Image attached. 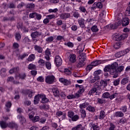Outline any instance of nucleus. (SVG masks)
Returning a JSON list of instances; mask_svg holds the SVG:
<instances>
[{"label":"nucleus","instance_id":"a878e982","mask_svg":"<svg viewBox=\"0 0 130 130\" xmlns=\"http://www.w3.org/2000/svg\"><path fill=\"white\" fill-rule=\"evenodd\" d=\"M105 116H106V115H105V112H104V111L103 110L101 111L99 119H104V117H105Z\"/></svg>","mask_w":130,"mask_h":130},{"label":"nucleus","instance_id":"338daca9","mask_svg":"<svg viewBox=\"0 0 130 130\" xmlns=\"http://www.w3.org/2000/svg\"><path fill=\"white\" fill-rule=\"evenodd\" d=\"M37 80L39 82H44V78H43V77L42 76L39 77Z\"/></svg>","mask_w":130,"mask_h":130},{"label":"nucleus","instance_id":"c756f323","mask_svg":"<svg viewBox=\"0 0 130 130\" xmlns=\"http://www.w3.org/2000/svg\"><path fill=\"white\" fill-rule=\"evenodd\" d=\"M22 93H24V94H28V97H30V98H32V92L31 91H30L29 89H26L25 90H23L22 91Z\"/></svg>","mask_w":130,"mask_h":130},{"label":"nucleus","instance_id":"0e129e2a","mask_svg":"<svg viewBox=\"0 0 130 130\" xmlns=\"http://www.w3.org/2000/svg\"><path fill=\"white\" fill-rule=\"evenodd\" d=\"M40 108L41 109H46V108H49V106L43 105L42 106H40Z\"/></svg>","mask_w":130,"mask_h":130},{"label":"nucleus","instance_id":"4be33fe9","mask_svg":"<svg viewBox=\"0 0 130 130\" xmlns=\"http://www.w3.org/2000/svg\"><path fill=\"white\" fill-rule=\"evenodd\" d=\"M124 114L121 111H117L115 112L114 116L115 117H123Z\"/></svg>","mask_w":130,"mask_h":130},{"label":"nucleus","instance_id":"f3484780","mask_svg":"<svg viewBox=\"0 0 130 130\" xmlns=\"http://www.w3.org/2000/svg\"><path fill=\"white\" fill-rule=\"evenodd\" d=\"M71 17V14L69 13H62L60 15V18L61 20H66Z\"/></svg>","mask_w":130,"mask_h":130},{"label":"nucleus","instance_id":"13d9d810","mask_svg":"<svg viewBox=\"0 0 130 130\" xmlns=\"http://www.w3.org/2000/svg\"><path fill=\"white\" fill-rule=\"evenodd\" d=\"M73 16L74 18H76V19H78V18H79L80 17V13L77 12H75L73 13Z\"/></svg>","mask_w":130,"mask_h":130},{"label":"nucleus","instance_id":"1a4fd4ad","mask_svg":"<svg viewBox=\"0 0 130 130\" xmlns=\"http://www.w3.org/2000/svg\"><path fill=\"white\" fill-rule=\"evenodd\" d=\"M78 22L80 28H85V19L84 18H79Z\"/></svg>","mask_w":130,"mask_h":130},{"label":"nucleus","instance_id":"2eb2a0df","mask_svg":"<svg viewBox=\"0 0 130 130\" xmlns=\"http://www.w3.org/2000/svg\"><path fill=\"white\" fill-rule=\"evenodd\" d=\"M116 22L119 23L123 19V15L121 13H118L116 15Z\"/></svg>","mask_w":130,"mask_h":130},{"label":"nucleus","instance_id":"20e7f679","mask_svg":"<svg viewBox=\"0 0 130 130\" xmlns=\"http://www.w3.org/2000/svg\"><path fill=\"white\" fill-rule=\"evenodd\" d=\"M107 61H109V60H99L92 62L91 64L92 65L93 67H96V66H98V64H100L101 63H105V62H107Z\"/></svg>","mask_w":130,"mask_h":130},{"label":"nucleus","instance_id":"cd10ccee","mask_svg":"<svg viewBox=\"0 0 130 130\" xmlns=\"http://www.w3.org/2000/svg\"><path fill=\"white\" fill-rule=\"evenodd\" d=\"M121 46V43L120 42H116L114 45V48L115 49H119Z\"/></svg>","mask_w":130,"mask_h":130},{"label":"nucleus","instance_id":"6e6552de","mask_svg":"<svg viewBox=\"0 0 130 130\" xmlns=\"http://www.w3.org/2000/svg\"><path fill=\"white\" fill-rule=\"evenodd\" d=\"M103 7V5H102V3L98 2L94 3L93 4V5L92 6V9H93V10H95V9H97V8H98V9H102Z\"/></svg>","mask_w":130,"mask_h":130},{"label":"nucleus","instance_id":"393cba45","mask_svg":"<svg viewBox=\"0 0 130 130\" xmlns=\"http://www.w3.org/2000/svg\"><path fill=\"white\" fill-rule=\"evenodd\" d=\"M1 76L2 78L6 77V73H7V70L5 68H2L1 70Z\"/></svg>","mask_w":130,"mask_h":130},{"label":"nucleus","instance_id":"4468645a","mask_svg":"<svg viewBox=\"0 0 130 130\" xmlns=\"http://www.w3.org/2000/svg\"><path fill=\"white\" fill-rule=\"evenodd\" d=\"M85 60H86V54H81L79 56V61L80 62H85Z\"/></svg>","mask_w":130,"mask_h":130},{"label":"nucleus","instance_id":"9b49d317","mask_svg":"<svg viewBox=\"0 0 130 130\" xmlns=\"http://www.w3.org/2000/svg\"><path fill=\"white\" fill-rule=\"evenodd\" d=\"M98 80H100V76L99 75H95L93 78L91 76L90 77V83L93 84V83H95Z\"/></svg>","mask_w":130,"mask_h":130},{"label":"nucleus","instance_id":"58836bf2","mask_svg":"<svg viewBox=\"0 0 130 130\" xmlns=\"http://www.w3.org/2000/svg\"><path fill=\"white\" fill-rule=\"evenodd\" d=\"M86 109L90 112H94V111H95V108L91 106H89L88 107H87Z\"/></svg>","mask_w":130,"mask_h":130},{"label":"nucleus","instance_id":"774afa93","mask_svg":"<svg viewBox=\"0 0 130 130\" xmlns=\"http://www.w3.org/2000/svg\"><path fill=\"white\" fill-rule=\"evenodd\" d=\"M97 91V89L96 88H93L90 91H89V94H93L94 93H95V92H96Z\"/></svg>","mask_w":130,"mask_h":130},{"label":"nucleus","instance_id":"37998d69","mask_svg":"<svg viewBox=\"0 0 130 130\" xmlns=\"http://www.w3.org/2000/svg\"><path fill=\"white\" fill-rule=\"evenodd\" d=\"M41 35V34L38 31H35L33 34V38H37L39 36H40Z\"/></svg>","mask_w":130,"mask_h":130},{"label":"nucleus","instance_id":"e2e57ef3","mask_svg":"<svg viewBox=\"0 0 130 130\" xmlns=\"http://www.w3.org/2000/svg\"><path fill=\"white\" fill-rule=\"evenodd\" d=\"M109 73L111 75H114V74L116 73V70L111 68V69H110Z\"/></svg>","mask_w":130,"mask_h":130},{"label":"nucleus","instance_id":"3c124183","mask_svg":"<svg viewBox=\"0 0 130 130\" xmlns=\"http://www.w3.org/2000/svg\"><path fill=\"white\" fill-rule=\"evenodd\" d=\"M119 82H120V79H119V78L114 81V86H118V85H119Z\"/></svg>","mask_w":130,"mask_h":130},{"label":"nucleus","instance_id":"e433bc0d","mask_svg":"<svg viewBox=\"0 0 130 130\" xmlns=\"http://www.w3.org/2000/svg\"><path fill=\"white\" fill-rule=\"evenodd\" d=\"M64 45H66V46H68V47H70V48H73V47H74V43L71 42L65 43Z\"/></svg>","mask_w":130,"mask_h":130},{"label":"nucleus","instance_id":"b1692460","mask_svg":"<svg viewBox=\"0 0 130 130\" xmlns=\"http://www.w3.org/2000/svg\"><path fill=\"white\" fill-rule=\"evenodd\" d=\"M33 17L37 19V20H41V18H42L41 14H38L36 13H33Z\"/></svg>","mask_w":130,"mask_h":130},{"label":"nucleus","instance_id":"5fc2aeb1","mask_svg":"<svg viewBox=\"0 0 130 130\" xmlns=\"http://www.w3.org/2000/svg\"><path fill=\"white\" fill-rule=\"evenodd\" d=\"M46 67L48 70L51 69V63L50 62H46Z\"/></svg>","mask_w":130,"mask_h":130},{"label":"nucleus","instance_id":"864d4df0","mask_svg":"<svg viewBox=\"0 0 130 130\" xmlns=\"http://www.w3.org/2000/svg\"><path fill=\"white\" fill-rule=\"evenodd\" d=\"M120 110L122 111V112H126V111L127 110V107L126 106H124L121 107Z\"/></svg>","mask_w":130,"mask_h":130},{"label":"nucleus","instance_id":"a211bd4d","mask_svg":"<svg viewBox=\"0 0 130 130\" xmlns=\"http://www.w3.org/2000/svg\"><path fill=\"white\" fill-rule=\"evenodd\" d=\"M119 25H121V22L116 21L114 24H110L109 26L110 27L111 29H116Z\"/></svg>","mask_w":130,"mask_h":130},{"label":"nucleus","instance_id":"79ce46f5","mask_svg":"<svg viewBox=\"0 0 130 130\" xmlns=\"http://www.w3.org/2000/svg\"><path fill=\"white\" fill-rule=\"evenodd\" d=\"M115 56L116 57L119 58V57H121V56H123V54H122V52L121 51L120 52L116 53L115 54Z\"/></svg>","mask_w":130,"mask_h":130},{"label":"nucleus","instance_id":"c03bdc74","mask_svg":"<svg viewBox=\"0 0 130 130\" xmlns=\"http://www.w3.org/2000/svg\"><path fill=\"white\" fill-rule=\"evenodd\" d=\"M129 51H130V49L127 48V49L123 50L122 51H122V53L123 56V55H125V54H127V53H128V52H129Z\"/></svg>","mask_w":130,"mask_h":130},{"label":"nucleus","instance_id":"7ed1b4c3","mask_svg":"<svg viewBox=\"0 0 130 130\" xmlns=\"http://www.w3.org/2000/svg\"><path fill=\"white\" fill-rule=\"evenodd\" d=\"M106 16V12L104 10L102 11V12L99 14V20L101 23H104V22H105V20H104V19L105 18Z\"/></svg>","mask_w":130,"mask_h":130},{"label":"nucleus","instance_id":"39448f33","mask_svg":"<svg viewBox=\"0 0 130 130\" xmlns=\"http://www.w3.org/2000/svg\"><path fill=\"white\" fill-rule=\"evenodd\" d=\"M70 62L71 63H75L77 61V56L76 54H71L69 57Z\"/></svg>","mask_w":130,"mask_h":130},{"label":"nucleus","instance_id":"f8f14e48","mask_svg":"<svg viewBox=\"0 0 130 130\" xmlns=\"http://www.w3.org/2000/svg\"><path fill=\"white\" fill-rule=\"evenodd\" d=\"M45 57L47 60H49L50 59L51 51L50 49L47 48L45 51Z\"/></svg>","mask_w":130,"mask_h":130},{"label":"nucleus","instance_id":"a18cd8bd","mask_svg":"<svg viewBox=\"0 0 130 130\" xmlns=\"http://www.w3.org/2000/svg\"><path fill=\"white\" fill-rule=\"evenodd\" d=\"M103 97L107 99L110 97V94L109 92H105L103 94Z\"/></svg>","mask_w":130,"mask_h":130},{"label":"nucleus","instance_id":"052dcab7","mask_svg":"<svg viewBox=\"0 0 130 130\" xmlns=\"http://www.w3.org/2000/svg\"><path fill=\"white\" fill-rule=\"evenodd\" d=\"M38 63L40 66H45V61L43 59H40L38 61Z\"/></svg>","mask_w":130,"mask_h":130},{"label":"nucleus","instance_id":"49530a36","mask_svg":"<svg viewBox=\"0 0 130 130\" xmlns=\"http://www.w3.org/2000/svg\"><path fill=\"white\" fill-rule=\"evenodd\" d=\"M75 116V113L72 111H70L68 112V116L70 118H72Z\"/></svg>","mask_w":130,"mask_h":130},{"label":"nucleus","instance_id":"6ab92c4d","mask_svg":"<svg viewBox=\"0 0 130 130\" xmlns=\"http://www.w3.org/2000/svg\"><path fill=\"white\" fill-rule=\"evenodd\" d=\"M85 129V127L83 126L82 124H80L77 126L72 128V130H84Z\"/></svg>","mask_w":130,"mask_h":130},{"label":"nucleus","instance_id":"423d86ee","mask_svg":"<svg viewBox=\"0 0 130 130\" xmlns=\"http://www.w3.org/2000/svg\"><path fill=\"white\" fill-rule=\"evenodd\" d=\"M95 84L96 86H98V87H103V88H105V87L107 86V82L104 80H101L100 82L97 81L95 83Z\"/></svg>","mask_w":130,"mask_h":130},{"label":"nucleus","instance_id":"9d476101","mask_svg":"<svg viewBox=\"0 0 130 130\" xmlns=\"http://www.w3.org/2000/svg\"><path fill=\"white\" fill-rule=\"evenodd\" d=\"M8 127L11 129H14V128H18V124L14 122H10L8 123Z\"/></svg>","mask_w":130,"mask_h":130},{"label":"nucleus","instance_id":"aec40b11","mask_svg":"<svg viewBox=\"0 0 130 130\" xmlns=\"http://www.w3.org/2000/svg\"><path fill=\"white\" fill-rule=\"evenodd\" d=\"M52 92L53 93V95L55 97H57L59 95V90H58V89L57 87H54L52 88Z\"/></svg>","mask_w":130,"mask_h":130},{"label":"nucleus","instance_id":"ea45409f","mask_svg":"<svg viewBox=\"0 0 130 130\" xmlns=\"http://www.w3.org/2000/svg\"><path fill=\"white\" fill-rule=\"evenodd\" d=\"M18 117H19L20 121H21L22 124H23V123H25V122H26V119H25V118H24V117H23V116H18Z\"/></svg>","mask_w":130,"mask_h":130},{"label":"nucleus","instance_id":"473e14b6","mask_svg":"<svg viewBox=\"0 0 130 130\" xmlns=\"http://www.w3.org/2000/svg\"><path fill=\"white\" fill-rule=\"evenodd\" d=\"M80 112L81 114V117L83 118H85L86 117V110L84 109H80Z\"/></svg>","mask_w":130,"mask_h":130},{"label":"nucleus","instance_id":"603ef678","mask_svg":"<svg viewBox=\"0 0 130 130\" xmlns=\"http://www.w3.org/2000/svg\"><path fill=\"white\" fill-rule=\"evenodd\" d=\"M85 66V62H79L77 65V68H82Z\"/></svg>","mask_w":130,"mask_h":130},{"label":"nucleus","instance_id":"c9c22d12","mask_svg":"<svg viewBox=\"0 0 130 130\" xmlns=\"http://www.w3.org/2000/svg\"><path fill=\"white\" fill-rule=\"evenodd\" d=\"M111 69H113L114 70H116V68L118 67V64L117 62H114L111 65H110Z\"/></svg>","mask_w":130,"mask_h":130},{"label":"nucleus","instance_id":"bb28decb","mask_svg":"<svg viewBox=\"0 0 130 130\" xmlns=\"http://www.w3.org/2000/svg\"><path fill=\"white\" fill-rule=\"evenodd\" d=\"M88 105L89 104L88 103H83L79 105V108H80V109H84V108H86V107H87V106H88Z\"/></svg>","mask_w":130,"mask_h":130},{"label":"nucleus","instance_id":"bf43d9fd","mask_svg":"<svg viewBox=\"0 0 130 130\" xmlns=\"http://www.w3.org/2000/svg\"><path fill=\"white\" fill-rule=\"evenodd\" d=\"M85 91V88H84V87L81 86L80 88H79V90L78 91V93L79 94H82V93H83V92Z\"/></svg>","mask_w":130,"mask_h":130},{"label":"nucleus","instance_id":"4d7b16f0","mask_svg":"<svg viewBox=\"0 0 130 130\" xmlns=\"http://www.w3.org/2000/svg\"><path fill=\"white\" fill-rule=\"evenodd\" d=\"M46 41L48 43L52 42L53 41V37H49L46 39Z\"/></svg>","mask_w":130,"mask_h":130},{"label":"nucleus","instance_id":"ddd939ff","mask_svg":"<svg viewBox=\"0 0 130 130\" xmlns=\"http://www.w3.org/2000/svg\"><path fill=\"white\" fill-rule=\"evenodd\" d=\"M59 81L61 83H62V84H63V85H65L66 86H68V85H70V84H71V82H70L69 80L63 78H60L59 79Z\"/></svg>","mask_w":130,"mask_h":130},{"label":"nucleus","instance_id":"680f3d73","mask_svg":"<svg viewBox=\"0 0 130 130\" xmlns=\"http://www.w3.org/2000/svg\"><path fill=\"white\" fill-rule=\"evenodd\" d=\"M111 69L110 65H108L105 68L104 71V72H110Z\"/></svg>","mask_w":130,"mask_h":130},{"label":"nucleus","instance_id":"f257e3e1","mask_svg":"<svg viewBox=\"0 0 130 130\" xmlns=\"http://www.w3.org/2000/svg\"><path fill=\"white\" fill-rule=\"evenodd\" d=\"M40 99H41V103H47L49 101V100L46 98L45 94H38L35 96L34 104L36 105L38 104L39 101H40Z\"/></svg>","mask_w":130,"mask_h":130},{"label":"nucleus","instance_id":"72a5a7b5","mask_svg":"<svg viewBox=\"0 0 130 130\" xmlns=\"http://www.w3.org/2000/svg\"><path fill=\"white\" fill-rule=\"evenodd\" d=\"M89 125L93 130H99V126L95 125L94 124H93V123H90Z\"/></svg>","mask_w":130,"mask_h":130},{"label":"nucleus","instance_id":"de8ad7c7","mask_svg":"<svg viewBox=\"0 0 130 130\" xmlns=\"http://www.w3.org/2000/svg\"><path fill=\"white\" fill-rule=\"evenodd\" d=\"M115 127H116L115 125L113 124V123H110L109 130H115Z\"/></svg>","mask_w":130,"mask_h":130},{"label":"nucleus","instance_id":"09e8293b","mask_svg":"<svg viewBox=\"0 0 130 130\" xmlns=\"http://www.w3.org/2000/svg\"><path fill=\"white\" fill-rule=\"evenodd\" d=\"M47 18H48V19L49 20H51L52 19H55V15L54 14L48 15H47Z\"/></svg>","mask_w":130,"mask_h":130},{"label":"nucleus","instance_id":"4c0bfd02","mask_svg":"<svg viewBox=\"0 0 130 130\" xmlns=\"http://www.w3.org/2000/svg\"><path fill=\"white\" fill-rule=\"evenodd\" d=\"M91 30L92 32H98L99 31V29L96 25H93L91 27Z\"/></svg>","mask_w":130,"mask_h":130},{"label":"nucleus","instance_id":"f03ea898","mask_svg":"<svg viewBox=\"0 0 130 130\" xmlns=\"http://www.w3.org/2000/svg\"><path fill=\"white\" fill-rule=\"evenodd\" d=\"M45 82L47 84L51 85V84H53L55 82V77L53 75H48L45 78Z\"/></svg>","mask_w":130,"mask_h":130},{"label":"nucleus","instance_id":"7c9ffc66","mask_svg":"<svg viewBox=\"0 0 130 130\" xmlns=\"http://www.w3.org/2000/svg\"><path fill=\"white\" fill-rule=\"evenodd\" d=\"M56 116H61L62 115L63 118H66V116H67V114L66 113H63L62 112L59 111L56 112Z\"/></svg>","mask_w":130,"mask_h":130},{"label":"nucleus","instance_id":"c85d7f7f","mask_svg":"<svg viewBox=\"0 0 130 130\" xmlns=\"http://www.w3.org/2000/svg\"><path fill=\"white\" fill-rule=\"evenodd\" d=\"M18 72H19V67L14 68L9 71L11 74H13V73H18Z\"/></svg>","mask_w":130,"mask_h":130},{"label":"nucleus","instance_id":"2f4dec72","mask_svg":"<svg viewBox=\"0 0 130 130\" xmlns=\"http://www.w3.org/2000/svg\"><path fill=\"white\" fill-rule=\"evenodd\" d=\"M127 37V35L122 34L120 36H117V39L116 40H121V39H124V38H126Z\"/></svg>","mask_w":130,"mask_h":130},{"label":"nucleus","instance_id":"69168bd1","mask_svg":"<svg viewBox=\"0 0 130 130\" xmlns=\"http://www.w3.org/2000/svg\"><path fill=\"white\" fill-rule=\"evenodd\" d=\"M26 56H28V54L26 53H24L23 54L20 55L19 57H20L21 59L23 60L24 58H25V57H26Z\"/></svg>","mask_w":130,"mask_h":130},{"label":"nucleus","instance_id":"412c9836","mask_svg":"<svg viewBox=\"0 0 130 130\" xmlns=\"http://www.w3.org/2000/svg\"><path fill=\"white\" fill-rule=\"evenodd\" d=\"M129 82V78L125 77L123 78L121 81V85H126Z\"/></svg>","mask_w":130,"mask_h":130},{"label":"nucleus","instance_id":"0eeeda50","mask_svg":"<svg viewBox=\"0 0 130 130\" xmlns=\"http://www.w3.org/2000/svg\"><path fill=\"white\" fill-rule=\"evenodd\" d=\"M55 61L57 67L61 66V64L62 63V59H61V58H60V56H56Z\"/></svg>","mask_w":130,"mask_h":130},{"label":"nucleus","instance_id":"f704fd0d","mask_svg":"<svg viewBox=\"0 0 130 130\" xmlns=\"http://www.w3.org/2000/svg\"><path fill=\"white\" fill-rule=\"evenodd\" d=\"M35 49L36 51H38L39 53H41L42 52V48L40 46L37 45L35 46Z\"/></svg>","mask_w":130,"mask_h":130},{"label":"nucleus","instance_id":"8fccbe9b","mask_svg":"<svg viewBox=\"0 0 130 130\" xmlns=\"http://www.w3.org/2000/svg\"><path fill=\"white\" fill-rule=\"evenodd\" d=\"M49 13H56L58 12V9L57 8H55L54 9H50L48 10Z\"/></svg>","mask_w":130,"mask_h":130},{"label":"nucleus","instance_id":"5701e85b","mask_svg":"<svg viewBox=\"0 0 130 130\" xmlns=\"http://www.w3.org/2000/svg\"><path fill=\"white\" fill-rule=\"evenodd\" d=\"M0 125L2 128H7L8 127V123H7L5 121H2L0 122Z\"/></svg>","mask_w":130,"mask_h":130},{"label":"nucleus","instance_id":"6e6d98bb","mask_svg":"<svg viewBox=\"0 0 130 130\" xmlns=\"http://www.w3.org/2000/svg\"><path fill=\"white\" fill-rule=\"evenodd\" d=\"M71 119L73 121H77V120L79 119V116L78 115H75Z\"/></svg>","mask_w":130,"mask_h":130},{"label":"nucleus","instance_id":"a19ab883","mask_svg":"<svg viewBox=\"0 0 130 130\" xmlns=\"http://www.w3.org/2000/svg\"><path fill=\"white\" fill-rule=\"evenodd\" d=\"M79 10H80V12H81V13H86V12H87V10H86V8H85V7L84 6H80Z\"/></svg>","mask_w":130,"mask_h":130},{"label":"nucleus","instance_id":"dca6fc26","mask_svg":"<svg viewBox=\"0 0 130 130\" xmlns=\"http://www.w3.org/2000/svg\"><path fill=\"white\" fill-rule=\"evenodd\" d=\"M121 24L122 26H127L129 24V19L128 18H124L121 20Z\"/></svg>","mask_w":130,"mask_h":130}]
</instances>
